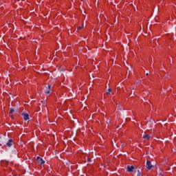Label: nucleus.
Listing matches in <instances>:
<instances>
[{"instance_id": "f257e3e1", "label": "nucleus", "mask_w": 176, "mask_h": 176, "mask_svg": "<svg viewBox=\"0 0 176 176\" xmlns=\"http://www.w3.org/2000/svg\"><path fill=\"white\" fill-rule=\"evenodd\" d=\"M146 167L147 170H152L153 165H152V162H151V161L147 160L146 164Z\"/></svg>"}, {"instance_id": "f03ea898", "label": "nucleus", "mask_w": 176, "mask_h": 176, "mask_svg": "<svg viewBox=\"0 0 176 176\" xmlns=\"http://www.w3.org/2000/svg\"><path fill=\"white\" fill-rule=\"evenodd\" d=\"M21 116H23L24 120H25V121L30 120V115H28V113H22Z\"/></svg>"}, {"instance_id": "7ed1b4c3", "label": "nucleus", "mask_w": 176, "mask_h": 176, "mask_svg": "<svg viewBox=\"0 0 176 176\" xmlns=\"http://www.w3.org/2000/svg\"><path fill=\"white\" fill-rule=\"evenodd\" d=\"M36 160L38 164H45V160H43L41 157H37Z\"/></svg>"}, {"instance_id": "20e7f679", "label": "nucleus", "mask_w": 176, "mask_h": 176, "mask_svg": "<svg viewBox=\"0 0 176 176\" xmlns=\"http://www.w3.org/2000/svg\"><path fill=\"white\" fill-rule=\"evenodd\" d=\"M127 171L133 173L134 171V166H127Z\"/></svg>"}, {"instance_id": "39448f33", "label": "nucleus", "mask_w": 176, "mask_h": 176, "mask_svg": "<svg viewBox=\"0 0 176 176\" xmlns=\"http://www.w3.org/2000/svg\"><path fill=\"white\" fill-rule=\"evenodd\" d=\"M12 144H13V140L10 139L7 142L6 145H7V146H8V148H10V146H12Z\"/></svg>"}, {"instance_id": "423d86ee", "label": "nucleus", "mask_w": 176, "mask_h": 176, "mask_svg": "<svg viewBox=\"0 0 176 176\" xmlns=\"http://www.w3.org/2000/svg\"><path fill=\"white\" fill-rule=\"evenodd\" d=\"M143 138H144V139H147V140H149V138H151V135H144V136H143Z\"/></svg>"}, {"instance_id": "0eeeda50", "label": "nucleus", "mask_w": 176, "mask_h": 176, "mask_svg": "<svg viewBox=\"0 0 176 176\" xmlns=\"http://www.w3.org/2000/svg\"><path fill=\"white\" fill-rule=\"evenodd\" d=\"M111 91H112V89L111 88H109L108 91L106 92V94L109 95Z\"/></svg>"}, {"instance_id": "6e6552de", "label": "nucleus", "mask_w": 176, "mask_h": 176, "mask_svg": "<svg viewBox=\"0 0 176 176\" xmlns=\"http://www.w3.org/2000/svg\"><path fill=\"white\" fill-rule=\"evenodd\" d=\"M13 112H14V109H11L10 110L9 113H10V114H12V113H13Z\"/></svg>"}, {"instance_id": "1a4fd4ad", "label": "nucleus", "mask_w": 176, "mask_h": 176, "mask_svg": "<svg viewBox=\"0 0 176 176\" xmlns=\"http://www.w3.org/2000/svg\"><path fill=\"white\" fill-rule=\"evenodd\" d=\"M45 94H50V91H46Z\"/></svg>"}, {"instance_id": "9d476101", "label": "nucleus", "mask_w": 176, "mask_h": 176, "mask_svg": "<svg viewBox=\"0 0 176 176\" xmlns=\"http://www.w3.org/2000/svg\"><path fill=\"white\" fill-rule=\"evenodd\" d=\"M48 89H52V85H48Z\"/></svg>"}, {"instance_id": "9b49d317", "label": "nucleus", "mask_w": 176, "mask_h": 176, "mask_svg": "<svg viewBox=\"0 0 176 176\" xmlns=\"http://www.w3.org/2000/svg\"><path fill=\"white\" fill-rule=\"evenodd\" d=\"M88 162H91V159H88Z\"/></svg>"}, {"instance_id": "f8f14e48", "label": "nucleus", "mask_w": 176, "mask_h": 176, "mask_svg": "<svg viewBox=\"0 0 176 176\" xmlns=\"http://www.w3.org/2000/svg\"><path fill=\"white\" fill-rule=\"evenodd\" d=\"M146 76H148V75H149V73H146Z\"/></svg>"}, {"instance_id": "ddd939ff", "label": "nucleus", "mask_w": 176, "mask_h": 176, "mask_svg": "<svg viewBox=\"0 0 176 176\" xmlns=\"http://www.w3.org/2000/svg\"><path fill=\"white\" fill-rule=\"evenodd\" d=\"M81 28H82V27H79V28H78V30H80Z\"/></svg>"}]
</instances>
